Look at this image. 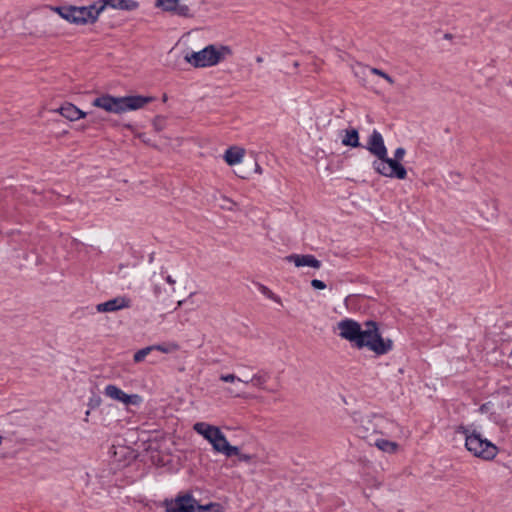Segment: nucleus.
<instances>
[{
	"label": "nucleus",
	"mask_w": 512,
	"mask_h": 512,
	"mask_svg": "<svg viewBox=\"0 0 512 512\" xmlns=\"http://www.w3.org/2000/svg\"><path fill=\"white\" fill-rule=\"evenodd\" d=\"M365 328L350 318H345L337 323L339 336L349 341L357 349L364 347L377 355L388 353L393 348V341L384 339L379 331L377 322L368 320L364 323Z\"/></svg>",
	"instance_id": "nucleus-1"
},
{
	"label": "nucleus",
	"mask_w": 512,
	"mask_h": 512,
	"mask_svg": "<svg viewBox=\"0 0 512 512\" xmlns=\"http://www.w3.org/2000/svg\"><path fill=\"white\" fill-rule=\"evenodd\" d=\"M369 152L377 157V160L373 161L374 170L382 176L396 179H405L407 171L401 163L391 161V158L387 155V148L384 144L381 133L377 130H373L370 135L366 147Z\"/></svg>",
	"instance_id": "nucleus-2"
},
{
	"label": "nucleus",
	"mask_w": 512,
	"mask_h": 512,
	"mask_svg": "<svg viewBox=\"0 0 512 512\" xmlns=\"http://www.w3.org/2000/svg\"><path fill=\"white\" fill-rule=\"evenodd\" d=\"M153 100L154 97L143 95L115 97L110 94H103L95 98L92 105L109 113L122 114L127 111L141 109Z\"/></svg>",
	"instance_id": "nucleus-3"
},
{
	"label": "nucleus",
	"mask_w": 512,
	"mask_h": 512,
	"mask_svg": "<svg viewBox=\"0 0 512 512\" xmlns=\"http://www.w3.org/2000/svg\"><path fill=\"white\" fill-rule=\"evenodd\" d=\"M355 421L357 422L356 434L370 445L376 435H385L391 424L384 416L374 413L360 415L359 418H355Z\"/></svg>",
	"instance_id": "nucleus-4"
},
{
	"label": "nucleus",
	"mask_w": 512,
	"mask_h": 512,
	"mask_svg": "<svg viewBox=\"0 0 512 512\" xmlns=\"http://www.w3.org/2000/svg\"><path fill=\"white\" fill-rule=\"evenodd\" d=\"M231 54L232 50L229 46L221 45L217 48L211 44L200 51L187 53L184 59L195 68H204L217 65L226 55Z\"/></svg>",
	"instance_id": "nucleus-5"
},
{
	"label": "nucleus",
	"mask_w": 512,
	"mask_h": 512,
	"mask_svg": "<svg viewBox=\"0 0 512 512\" xmlns=\"http://www.w3.org/2000/svg\"><path fill=\"white\" fill-rule=\"evenodd\" d=\"M463 433L466 435L465 446L474 456L483 460H492L498 453V448L495 444L482 437L480 433L472 432L468 434V430L464 427Z\"/></svg>",
	"instance_id": "nucleus-6"
},
{
	"label": "nucleus",
	"mask_w": 512,
	"mask_h": 512,
	"mask_svg": "<svg viewBox=\"0 0 512 512\" xmlns=\"http://www.w3.org/2000/svg\"><path fill=\"white\" fill-rule=\"evenodd\" d=\"M102 12L99 0L88 6L71 5V23L77 25L93 24L98 20Z\"/></svg>",
	"instance_id": "nucleus-7"
},
{
	"label": "nucleus",
	"mask_w": 512,
	"mask_h": 512,
	"mask_svg": "<svg viewBox=\"0 0 512 512\" xmlns=\"http://www.w3.org/2000/svg\"><path fill=\"white\" fill-rule=\"evenodd\" d=\"M155 7L185 18H193L195 16L191 5L181 2V0H156Z\"/></svg>",
	"instance_id": "nucleus-8"
},
{
	"label": "nucleus",
	"mask_w": 512,
	"mask_h": 512,
	"mask_svg": "<svg viewBox=\"0 0 512 512\" xmlns=\"http://www.w3.org/2000/svg\"><path fill=\"white\" fill-rule=\"evenodd\" d=\"M197 501L190 494L177 496L174 500H166V512H195Z\"/></svg>",
	"instance_id": "nucleus-9"
},
{
	"label": "nucleus",
	"mask_w": 512,
	"mask_h": 512,
	"mask_svg": "<svg viewBox=\"0 0 512 512\" xmlns=\"http://www.w3.org/2000/svg\"><path fill=\"white\" fill-rule=\"evenodd\" d=\"M104 394L113 400L124 403L125 405H139L142 402V397L140 395L126 394L120 388L112 384L105 387Z\"/></svg>",
	"instance_id": "nucleus-10"
},
{
	"label": "nucleus",
	"mask_w": 512,
	"mask_h": 512,
	"mask_svg": "<svg viewBox=\"0 0 512 512\" xmlns=\"http://www.w3.org/2000/svg\"><path fill=\"white\" fill-rule=\"evenodd\" d=\"M209 443L212 445L213 449L218 452L224 454L226 457H232L233 454H238V447L232 446L226 439L225 435L222 433L220 428L216 430L210 439Z\"/></svg>",
	"instance_id": "nucleus-11"
},
{
	"label": "nucleus",
	"mask_w": 512,
	"mask_h": 512,
	"mask_svg": "<svg viewBox=\"0 0 512 512\" xmlns=\"http://www.w3.org/2000/svg\"><path fill=\"white\" fill-rule=\"evenodd\" d=\"M131 299L126 296H118L96 306L98 312H115L121 309L130 308Z\"/></svg>",
	"instance_id": "nucleus-12"
},
{
	"label": "nucleus",
	"mask_w": 512,
	"mask_h": 512,
	"mask_svg": "<svg viewBox=\"0 0 512 512\" xmlns=\"http://www.w3.org/2000/svg\"><path fill=\"white\" fill-rule=\"evenodd\" d=\"M99 3H101L102 11L107 7L124 11H133L139 7V3L135 0H99Z\"/></svg>",
	"instance_id": "nucleus-13"
},
{
	"label": "nucleus",
	"mask_w": 512,
	"mask_h": 512,
	"mask_svg": "<svg viewBox=\"0 0 512 512\" xmlns=\"http://www.w3.org/2000/svg\"><path fill=\"white\" fill-rule=\"evenodd\" d=\"M286 260L289 262H293L296 267L302 266H310L315 269H319L321 267V262L315 258V256L306 254V255H297L292 254L286 257Z\"/></svg>",
	"instance_id": "nucleus-14"
},
{
	"label": "nucleus",
	"mask_w": 512,
	"mask_h": 512,
	"mask_svg": "<svg viewBox=\"0 0 512 512\" xmlns=\"http://www.w3.org/2000/svg\"><path fill=\"white\" fill-rule=\"evenodd\" d=\"M58 111L63 117L67 118L70 121H76L86 117L87 115H92L91 112H83L71 103H65L59 108Z\"/></svg>",
	"instance_id": "nucleus-15"
},
{
	"label": "nucleus",
	"mask_w": 512,
	"mask_h": 512,
	"mask_svg": "<svg viewBox=\"0 0 512 512\" xmlns=\"http://www.w3.org/2000/svg\"><path fill=\"white\" fill-rule=\"evenodd\" d=\"M245 150L239 147H230L225 151L224 160L230 166L238 164L244 157Z\"/></svg>",
	"instance_id": "nucleus-16"
},
{
	"label": "nucleus",
	"mask_w": 512,
	"mask_h": 512,
	"mask_svg": "<svg viewBox=\"0 0 512 512\" xmlns=\"http://www.w3.org/2000/svg\"><path fill=\"white\" fill-rule=\"evenodd\" d=\"M193 429L209 442L218 427L205 422H197Z\"/></svg>",
	"instance_id": "nucleus-17"
},
{
	"label": "nucleus",
	"mask_w": 512,
	"mask_h": 512,
	"mask_svg": "<svg viewBox=\"0 0 512 512\" xmlns=\"http://www.w3.org/2000/svg\"><path fill=\"white\" fill-rule=\"evenodd\" d=\"M342 144L344 146H350L353 148L360 147L361 144L359 142V133L357 129H346L345 136L342 139Z\"/></svg>",
	"instance_id": "nucleus-18"
},
{
	"label": "nucleus",
	"mask_w": 512,
	"mask_h": 512,
	"mask_svg": "<svg viewBox=\"0 0 512 512\" xmlns=\"http://www.w3.org/2000/svg\"><path fill=\"white\" fill-rule=\"evenodd\" d=\"M372 444L378 447L381 451L388 452V453H394L397 448L398 444L393 441L380 439V438H374L372 441Z\"/></svg>",
	"instance_id": "nucleus-19"
},
{
	"label": "nucleus",
	"mask_w": 512,
	"mask_h": 512,
	"mask_svg": "<svg viewBox=\"0 0 512 512\" xmlns=\"http://www.w3.org/2000/svg\"><path fill=\"white\" fill-rule=\"evenodd\" d=\"M270 376L267 372H260L257 374H254L250 381L253 384V386L258 387L260 389H265V384L269 380Z\"/></svg>",
	"instance_id": "nucleus-20"
},
{
	"label": "nucleus",
	"mask_w": 512,
	"mask_h": 512,
	"mask_svg": "<svg viewBox=\"0 0 512 512\" xmlns=\"http://www.w3.org/2000/svg\"><path fill=\"white\" fill-rule=\"evenodd\" d=\"M49 9L56 12L61 18L71 23V5L69 6H49Z\"/></svg>",
	"instance_id": "nucleus-21"
},
{
	"label": "nucleus",
	"mask_w": 512,
	"mask_h": 512,
	"mask_svg": "<svg viewBox=\"0 0 512 512\" xmlns=\"http://www.w3.org/2000/svg\"><path fill=\"white\" fill-rule=\"evenodd\" d=\"M258 289L259 291L264 295L266 296L267 298H269L270 300L282 305V301H281V298L276 295L274 292H272L267 286L263 285V284H258Z\"/></svg>",
	"instance_id": "nucleus-22"
},
{
	"label": "nucleus",
	"mask_w": 512,
	"mask_h": 512,
	"mask_svg": "<svg viewBox=\"0 0 512 512\" xmlns=\"http://www.w3.org/2000/svg\"><path fill=\"white\" fill-rule=\"evenodd\" d=\"M198 512H223V508L218 503H209L207 505H197Z\"/></svg>",
	"instance_id": "nucleus-23"
},
{
	"label": "nucleus",
	"mask_w": 512,
	"mask_h": 512,
	"mask_svg": "<svg viewBox=\"0 0 512 512\" xmlns=\"http://www.w3.org/2000/svg\"><path fill=\"white\" fill-rule=\"evenodd\" d=\"M154 349V347H145L143 349H140L138 350L134 356H133V360L134 362L136 363H139L141 361H143L145 359V357Z\"/></svg>",
	"instance_id": "nucleus-24"
},
{
	"label": "nucleus",
	"mask_w": 512,
	"mask_h": 512,
	"mask_svg": "<svg viewBox=\"0 0 512 512\" xmlns=\"http://www.w3.org/2000/svg\"><path fill=\"white\" fill-rule=\"evenodd\" d=\"M370 71H371L372 74H375V75L380 76L383 79H385L389 84H394L393 78L391 76H389L383 70L378 69V68H371Z\"/></svg>",
	"instance_id": "nucleus-25"
},
{
	"label": "nucleus",
	"mask_w": 512,
	"mask_h": 512,
	"mask_svg": "<svg viewBox=\"0 0 512 512\" xmlns=\"http://www.w3.org/2000/svg\"><path fill=\"white\" fill-rule=\"evenodd\" d=\"M405 149L403 147H398L394 152V158H391V161H396L397 163H400V161L403 159L405 155Z\"/></svg>",
	"instance_id": "nucleus-26"
},
{
	"label": "nucleus",
	"mask_w": 512,
	"mask_h": 512,
	"mask_svg": "<svg viewBox=\"0 0 512 512\" xmlns=\"http://www.w3.org/2000/svg\"><path fill=\"white\" fill-rule=\"evenodd\" d=\"M233 456H238V460L240 462H245V463H250L252 461V459L254 458L253 455L241 453L239 449H238V454H233Z\"/></svg>",
	"instance_id": "nucleus-27"
},
{
	"label": "nucleus",
	"mask_w": 512,
	"mask_h": 512,
	"mask_svg": "<svg viewBox=\"0 0 512 512\" xmlns=\"http://www.w3.org/2000/svg\"><path fill=\"white\" fill-rule=\"evenodd\" d=\"M164 117L162 116H156L153 120V126L155 127V129L157 131H161L163 129V124H164Z\"/></svg>",
	"instance_id": "nucleus-28"
},
{
	"label": "nucleus",
	"mask_w": 512,
	"mask_h": 512,
	"mask_svg": "<svg viewBox=\"0 0 512 512\" xmlns=\"http://www.w3.org/2000/svg\"><path fill=\"white\" fill-rule=\"evenodd\" d=\"M220 380L221 381H224V382H234V381H242L241 378L237 377L236 375L234 374H222L220 376Z\"/></svg>",
	"instance_id": "nucleus-29"
},
{
	"label": "nucleus",
	"mask_w": 512,
	"mask_h": 512,
	"mask_svg": "<svg viewBox=\"0 0 512 512\" xmlns=\"http://www.w3.org/2000/svg\"><path fill=\"white\" fill-rule=\"evenodd\" d=\"M311 286L317 290H323L326 288V284L322 280H319V279H313L311 281Z\"/></svg>",
	"instance_id": "nucleus-30"
},
{
	"label": "nucleus",
	"mask_w": 512,
	"mask_h": 512,
	"mask_svg": "<svg viewBox=\"0 0 512 512\" xmlns=\"http://www.w3.org/2000/svg\"><path fill=\"white\" fill-rule=\"evenodd\" d=\"M490 404H491L490 402H486V403L482 404V405L480 406V411H481L482 413H486V412H488V411H489V406H490Z\"/></svg>",
	"instance_id": "nucleus-31"
},
{
	"label": "nucleus",
	"mask_w": 512,
	"mask_h": 512,
	"mask_svg": "<svg viewBox=\"0 0 512 512\" xmlns=\"http://www.w3.org/2000/svg\"><path fill=\"white\" fill-rule=\"evenodd\" d=\"M153 347H154V349H157V350H159V351H161V352H163V353H167V352H169V349H167V348H166V347H164L163 345H155V346H153Z\"/></svg>",
	"instance_id": "nucleus-32"
},
{
	"label": "nucleus",
	"mask_w": 512,
	"mask_h": 512,
	"mask_svg": "<svg viewBox=\"0 0 512 512\" xmlns=\"http://www.w3.org/2000/svg\"><path fill=\"white\" fill-rule=\"evenodd\" d=\"M100 401V398H97L95 401L91 400L90 406L94 408L100 404Z\"/></svg>",
	"instance_id": "nucleus-33"
},
{
	"label": "nucleus",
	"mask_w": 512,
	"mask_h": 512,
	"mask_svg": "<svg viewBox=\"0 0 512 512\" xmlns=\"http://www.w3.org/2000/svg\"><path fill=\"white\" fill-rule=\"evenodd\" d=\"M166 282H167L168 284H170V285H174V284H175V280H174L170 275H168V276L166 277Z\"/></svg>",
	"instance_id": "nucleus-34"
},
{
	"label": "nucleus",
	"mask_w": 512,
	"mask_h": 512,
	"mask_svg": "<svg viewBox=\"0 0 512 512\" xmlns=\"http://www.w3.org/2000/svg\"><path fill=\"white\" fill-rule=\"evenodd\" d=\"M255 171L258 173H262V169L258 163L255 164Z\"/></svg>",
	"instance_id": "nucleus-35"
},
{
	"label": "nucleus",
	"mask_w": 512,
	"mask_h": 512,
	"mask_svg": "<svg viewBox=\"0 0 512 512\" xmlns=\"http://www.w3.org/2000/svg\"><path fill=\"white\" fill-rule=\"evenodd\" d=\"M263 61H264L263 57H261V56H257L256 57V62L257 63H262Z\"/></svg>",
	"instance_id": "nucleus-36"
},
{
	"label": "nucleus",
	"mask_w": 512,
	"mask_h": 512,
	"mask_svg": "<svg viewBox=\"0 0 512 512\" xmlns=\"http://www.w3.org/2000/svg\"><path fill=\"white\" fill-rule=\"evenodd\" d=\"M154 292H155V294H156V295H158V294L160 293V287H159V286H156V287L154 288Z\"/></svg>",
	"instance_id": "nucleus-37"
},
{
	"label": "nucleus",
	"mask_w": 512,
	"mask_h": 512,
	"mask_svg": "<svg viewBox=\"0 0 512 512\" xmlns=\"http://www.w3.org/2000/svg\"><path fill=\"white\" fill-rule=\"evenodd\" d=\"M230 394H233L235 397H241L240 393H234L232 390H229Z\"/></svg>",
	"instance_id": "nucleus-38"
},
{
	"label": "nucleus",
	"mask_w": 512,
	"mask_h": 512,
	"mask_svg": "<svg viewBox=\"0 0 512 512\" xmlns=\"http://www.w3.org/2000/svg\"><path fill=\"white\" fill-rule=\"evenodd\" d=\"M241 382H243L245 384L251 383L250 379L247 380V378L242 379Z\"/></svg>",
	"instance_id": "nucleus-39"
},
{
	"label": "nucleus",
	"mask_w": 512,
	"mask_h": 512,
	"mask_svg": "<svg viewBox=\"0 0 512 512\" xmlns=\"http://www.w3.org/2000/svg\"><path fill=\"white\" fill-rule=\"evenodd\" d=\"M293 66H294V68H298V67H299V62H298V61H295V62L293 63Z\"/></svg>",
	"instance_id": "nucleus-40"
},
{
	"label": "nucleus",
	"mask_w": 512,
	"mask_h": 512,
	"mask_svg": "<svg viewBox=\"0 0 512 512\" xmlns=\"http://www.w3.org/2000/svg\"><path fill=\"white\" fill-rule=\"evenodd\" d=\"M183 301H178L177 307H180L182 305Z\"/></svg>",
	"instance_id": "nucleus-41"
},
{
	"label": "nucleus",
	"mask_w": 512,
	"mask_h": 512,
	"mask_svg": "<svg viewBox=\"0 0 512 512\" xmlns=\"http://www.w3.org/2000/svg\"><path fill=\"white\" fill-rule=\"evenodd\" d=\"M230 204L234 205L235 203L231 200H227Z\"/></svg>",
	"instance_id": "nucleus-42"
}]
</instances>
